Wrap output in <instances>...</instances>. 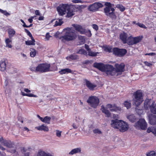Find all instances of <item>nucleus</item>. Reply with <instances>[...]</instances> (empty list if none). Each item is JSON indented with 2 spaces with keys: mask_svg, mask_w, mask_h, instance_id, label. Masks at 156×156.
Returning a JSON list of instances; mask_svg holds the SVG:
<instances>
[{
  "mask_svg": "<svg viewBox=\"0 0 156 156\" xmlns=\"http://www.w3.org/2000/svg\"><path fill=\"white\" fill-rule=\"evenodd\" d=\"M93 66L100 70L105 72L108 76H116V69L111 65L95 62L93 64Z\"/></svg>",
  "mask_w": 156,
  "mask_h": 156,
  "instance_id": "obj_1",
  "label": "nucleus"
},
{
  "mask_svg": "<svg viewBox=\"0 0 156 156\" xmlns=\"http://www.w3.org/2000/svg\"><path fill=\"white\" fill-rule=\"evenodd\" d=\"M111 125L112 127L118 129L120 131L122 132L126 131L129 128V125L126 122L117 119L112 120Z\"/></svg>",
  "mask_w": 156,
  "mask_h": 156,
  "instance_id": "obj_2",
  "label": "nucleus"
},
{
  "mask_svg": "<svg viewBox=\"0 0 156 156\" xmlns=\"http://www.w3.org/2000/svg\"><path fill=\"white\" fill-rule=\"evenodd\" d=\"M105 5L107 6L104 9L105 15L113 20L115 19L116 16L114 12L115 9L112 7L111 4L110 3L106 2Z\"/></svg>",
  "mask_w": 156,
  "mask_h": 156,
  "instance_id": "obj_3",
  "label": "nucleus"
},
{
  "mask_svg": "<svg viewBox=\"0 0 156 156\" xmlns=\"http://www.w3.org/2000/svg\"><path fill=\"white\" fill-rule=\"evenodd\" d=\"M133 102L136 106L139 105L143 101V96L141 90L134 92L133 94Z\"/></svg>",
  "mask_w": 156,
  "mask_h": 156,
  "instance_id": "obj_4",
  "label": "nucleus"
},
{
  "mask_svg": "<svg viewBox=\"0 0 156 156\" xmlns=\"http://www.w3.org/2000/svg\"><path fill=\"white\" fill-rule=\"evenodd\" d=\"M76 36L75 33L70 29L66 30V33L64 36L61 37L60 39L64 41V40L70 41L76 38Z\"/></svg>",
  "mask_w": 156,
  "mask_h": 156,
  "instance_id": "obj_5",
  "label": "nucleus"
},
{
  "mask_svg": "<svg viewBox=\"0 0 156 156\" xmlns=\"http://www.w3.org/2000/svg\"><path fill=\"white\" fill-rule=\"evenodd\" d=\"M87 102L92 107L96 108L99 104V100L96 97L91 96L89 97Z\"/></svg>",
  "mask_w": 156,
  "mask_h": 156,
  "instance_id": "obj_6",
  "label": "nucleus"
},
{
  "mask_svg": "<svg viewBox=\"0 0 156 156\" xmlns=\"http://www.w3.org/2000/svg\"><path fill=\"white\" fill-rule=\"evenodd\" d=\"M135 127L137 129L145 130L147 127V124L144 119H140L135 124Z\"/></svg>",
  "mask_w": 156,
  "mask_h": 156,
  "instance_id": "obj_7",
  "label": "nucleus"
},
{
  "mask_svg": "<svg viewBox=\"0 0 156 156\" xmlns=\"http://www.w3.org/2000/svg\"><path fill=\"white\" fill-rule=\"evenodd\" d=\"M50 65L48 64H40L36 67V70L39 72H43L49 71Z\"/></svg>",
  "mask_w": 156,
  "mask_h": 156,
  "instance_id": "obj_8",
  "label": "nucleus"
},
{
  "mask_svg": "<svg viewBox=\"0 0 156 156\" xmlns=\"http://www.w3.org/2000/svg\"><path fill=\"white\" fill-rule=\"evenodd\" d=\"M103 5L100 2H95L90 5L88 7V10L90 11L95 12L99 8L102 7Z\"/></svg>",
  "mask_w": 156,
  "mask_h": 156,
  "instance_id": "obj_9",
  "label": "nucleus"
},
{
  "mask_svg": "<svg viewBox=\"0 0 156 156\" xmlns=\"http://www.w3.org/2000/svg\"><path fill=\"white\" fill-rule=\"evenodd\" d=\"M125 66V64L123 63L115 64V69L116 70V76L122 74V72L124 71Z\"/></svg>",
  "mask_w": 156,
  "mask_h": 156,
  "instance_id": "obj_10",
  "label": "nucleus"
},
{
  "mask_svg": "<svg viewBox=\"0 0 156 156\" xmlns=\"http://www.w3.org/2000/svg\"><path fill=\"white\" fill-rule=\"evenodd\" d=\"M68 6L66 4H62L59 5L57 8V10L59 14L62 16L66 14Z\"/></svg>",
  "mask_w": 156,
  "mask_h": 156,
  "instance_id": "obj_11",
  "label": "nucleus"
},
{
  "mask_svg": "<svg viewBox=\"0 0 156 156\" xmlns=\"http://www.w3.org/2000/svg\"><path fill=\"white\" fill-rule=\"evenodd\" d=\"M113 54L119 56H122L125 55L127 51L124 49H119L118 48H114L113 49Z\"/></svg>",
  "mask_w": 156,
  "mask_h": 156,
  "instance_id": "obj_12",
  "label": "nucleus"
},
{
  "mask_svg": "<svg viewBox=\"0 0 156 156\" xmlns=\"http://www.w3.org/2000/svg\"><path fill=\"white\" fill-rule=\"evenodd\" d=\"M140 41V39L139 37H133L132 36H130L128 37L126 43H127L128 45H131L136 44Z\"/></svg>",
  "mask_w": 156,
  "mask_h": 156,
  "instance_id": "obj_13",
  "label": "nucleus"
},
{
  "mask_svg": "<svg viewBox=\"0 0 156 156\" xmlns=\"http://www.w3.org/2000/svg\"><path fill=\"white\" fill-rule=\"evenodd\" d=\"M106 107L107 108L110 109V110L111 112H117L121 110L120 107H117L115 104H108L106 105Z\"/></svg>",
  "mask_w": 156,
  "mask_h": 156,
  "instance_id": "obj_14",
  "label": "nucleus"
},
{
  "mask_svg": "<svg viewBox=\"0 0 156 156\" xmlns=\"http://www.w3.org/2000/svg\"><path fill=\"white\" fill-rule=\"evenodd\" d=\"M154 102L151 99H147L145 100L144 102V107L145 109H147L149 107L151 108V105H152V103H154Z\"/></svg>",
  "mask_w": 156,
  "mask_h": 156,
  "instance_id": "obj_15",
  "label": "nucleus"
},
{
  "mask_svg": "<svg viewBox=\"0 0 156 156\" xmlns=\"http://www.w3.org/2000/svg\"><path fill=\"white\" fill-rule=\"evenodd\" d=\"M86 83L87 87L90 90H93L96 87V85L93 84L87 80L86 81Z\"/></svg>",
  "mask_w": 156,
  "mask_h": 156,
  "instance_id": "obj_16",
  "label": "nucleus"
},
{
  "mask_svg": "<svg viewBox=\"0 0 156 156\" xmlns=\"http://www.w3.org/2000/svg\"><path fill=\"white\" fill-rule=\"evenodd\" d=\"M107 108L106 107L105 108L104 106H101V110L103 113L106 115L107 117H109L111 116V114L110 112L107 109Z\"/></svg>",
  "mask_w": 156,
  "mask_h": 156,
  "instance_id": "obj_17",
  "label": "nucleus"
},
{
  "mask_svg": "<svg viewBox=\"0 0 156 156\" xmlns=\"http://www.w3.org/2000/svg\"><path fill=\"white\" fill-rule=\"evenodd\" d=\"M127 37V34L124 32L121 33L120 35V38L124 43H126V40L128 38Z\"/></svg>",
  "mask_w": 156,
  "mask_h": 156,
  "instance_id": "obj_18",
  "label": "nucleus"
},
{
  "mask_svg": "<svg viewBox=\"0 0 156 156\" xmlns=\"http://www.w3.org/2000/svg\"><path fill=\"white\" fill-rule=\"evenodd\" d=\"M76 30L80 32L81 34H84L85 33V29L83 28L81 26L79 25H74Z\"/></svg>",
  "mask_w": 156,
  "mask_h": 156,
  "instance_id": "obj_19",
  "label": "nucleus"
},
{
  "mask_svg": "<svg viewBox=\"0 0 156 156\" xmlns=\"http://www.w3.org/2000/svg\"><path fill=\"white\" fill-rule=\"evenodd\" d=\"M67 16L69 17L74 15V12L73 11V8L69 7L68 6V9L66 10Z\"/></svg>",
  "mask_w": 156,
  "mask_h": 156,
  "instance_id": "obj_20",
  "label": "nucleus"
},
{
  "mask_svg": "<svg viewBox=\"0 0 156 156\" xmlns=\"http://www.w3.org/2000/svg\"><path fill=\"white\" fill-rule=\"evenodd\" d=\"M11 39L9 38H7L5 40V47L8 48H11L12 47V40Z\"/></svg>",
  "mask_w": 156,
  "mask_h": 156,
  "instance_id": "obj_21",
  "label": "nucleus"
},
{
  "mask_svg": "<svg viewBox=\"0 0 156 156\" xmlns=\"http://www.w3.org/2000/svg\"><path fill=\"white\" fill-rule=\"evenodd\" d=\"M81 148L80 147L72 149L69 154L70 155H73L76 153H81Z\"/></svg>",
  "mask_w": 156,
  "mask_h": 156,
  "instance_id": "obj_22",
  "label": "nucleus"
},
{
  "mask_svg": "<svg viewBox=\"0 0 156 156\" xmlns=\"http://www.w3.org/2000/svg\"><path fill=\"white\" fill-rule=\"evenodd\" d=\"M7 32L8 34L9 37L10 39H11L16 34L15 30L11 28L8 29L7 30Z\"/></svg>",
  "mask_w": 156,
  "mask_h": 156,
  "instance_id": "obj_23",
  "label": "nucleus"
},
{
  "mask_svg": "<svg viewBox=\"0 0 156 156\" xmlns=\"http://www.w3.org/2000/svg\"><path fill=\"white\" fill-rule=\"evenodd\" d=\"M35 128L39 130H43L44 131H48L49 130L48 126H45L44 124L36 127Z\"/></svg>",
  "mask_w": 156,
  "mask_h": 156,
  "instance_id": "obj_24",
  "label": "nucleus"
},
{
  "mask_svg": "<svg viewBox=\"0 0 156 156\" xmlns=\"http://www.w3.org/2000/svg\"><path fill=\"white\" fill-rule=\"evenodd\" d=\"M150 123L152 125H156V115H152L149 119Z\"/></svg>",
  "mask_w": 156,
  "mask_h": 156,
  "instance_id": "obj_25",
  "label": "nucleus"
},
{
  "mask_svg": "<svg viewBox=\"0 0 156 156\" xmlns=\"http://www.w3.org/2000/svg\"><path fill=\"white\" fill-rule=\"evenodd\" d=\"M2 145L9 148L12 147L13 145V144L11 141L6 140H5Z\"/></svg>",
  "mask_w": 156,
  "mask_h": 156,
  "instance_id": "obj_26",
  "label": "nucleus"
},
{
  "mask_svg": "<svg viewBox=\"0 0 156 156\" xmlns=\"http://www.w3.org/2000/svg\"><path fill=\"white\" fill-rule=\"evenodd\" d=\"M37 156H54L49 153H46L43 151H39Z\"/></svg>",
  "mask_w": 156,
  "mask_h": 156,
  "instance_id": "obj_27",
  "label": "nucleus"
},
{
  "mask_svg": "<svg viewBox=\"0 0 156 156\" xmlns=\"http://www.w3.org/2000/svg\"><path fill=\"white\" fill-rule=\"evenodd\" d=\"M6 64L5 61H2L0 62V70L3 71L5 70Z\"/></svg>",
  "mask_w": 156,
  "mask_h": 156,
  "instance_id": "obj_28",
  "label": "nucleus"
},
{
  "mask_svg": "<svg viewBox=\"0 0 156 156\" xmlns=\"http://www.w3.org/2000/svg\"><path fill=\"white\" fill-rule=\"evenodd\" d=\"M147 131L148 133L151 132L155 136H156V127H149L148 128Z\"/></svg>",
  "mask_w": 156,
  "mask_h": 156,
  "instance_id": "obj_29",
  "label": "nucleus"
},
{
  "mask_svg": "<svg viewBox=\"0 0 156 156\" xmlns=\"http://www.w3.org/2000/svg\"><path fill=\"white\" fill-rule=\"evenodd\" d=\"M72 70L66 68L61 69L59 71L61 74H63L66 73H71Z\"/></svg>",
  "mask_w": 156,
  "mask_h": 156,
  "instance_id": "obj_30",
  "label": "nucleus"
},
{
  "mask_svg": "<svg viewBox=\"0 0 156 156\" xmlns=\"http://www.w3.org/2000/svg\"><path fill=\"white\" fill-rule=\"evenodd\" d=\"M150 109L151 113L156 114V104L155 102L152 103V105H151Z\"/></svg>",
  "mask_w": 156,
  "mask_h": 156,
  "instance_id": "obj_31",
  "label": "nucleus"
},
{
  "mask_svg": "<svg viewBox=\"0 0 156 156\" xmlns=\"http://www.w3.org/2000/svg\"><path fill=\"white\" fill-rule=\"evenodd\" d=\"M66 58L67 59H69L70 58L72 60H77L79 58V56L76 55L75 54H73L69 56H68L66 57Z\"/></svg>",
  "mask_w": 156,
  "mask_h": 156,
  "instance_id": "obj_32",
  "label": "nucleus"
},
{
  "mask_svg": "<svg viewBox=\"0 0 156 156\" xmlns=\"http://www.w3.org/2000/svg\"><path fill=\"white\" fill-rule=\"evenodd\" d=\"M32 40L31 41H25V43L26 45H35V40L34 38H31Z\"/></svg>",
  "mask_w": 156,
  "mask_h": 156,
  "instance_id": "obj_33",
  "label": "nucleus"
},
{
  "mask_svg": "<svg viewBox=\"0 0 156 156\" xmlns=\"http://www.w3.org/2000/svg\"><path fill=\"white\" fill-rule=\"evenodd\" d=\"M129 120L132 122H134L136 119V118L133 114H131L127 117Z\"/></svg>",
  "mask_w": 156,
  "mask_h": 156,
  "instance_id": "obj_34",
  "label": "nucleus"
},
{
  "mask_svg": "<svg viewBox=\"0 0 156 156\" xmlns=\"http://www.w3.org/2000/svg\"><path fill=\"white\" fill-rule=\"evenodd\" d=\"M63 23L62 19H59L55 21V23L54 25V27H56L58 26H60Z\"/></svg>",
  "mask_w": 156,
  "mask_h": 156,
  "instance_id": "obj_35",
  "label": "nucleus"
},
{
  "mask_svg": "<svg viewBox=\"0 0 156 156\" xmlns=\"http://www.w3.org/2000/svg\"><path fill=\"white\" fill-rule=\"evenodd\" d=\"M123 105L127 109L130 108L131 106V103L127 101H126L124 102Z\"/></svg>",
  "mask_w": 156,
  "mask_h": 156,
  "instance_id": "obj_36",
  "label": "nucleus"
},
{
  "mask_svg": "<svg viewBox=\"0 0 156 156\" xmlns=\"http://www.w3.org/2000/svg\"><path fill=\"white\" fill-rule=\"evenodd\" d=\"M51 119V118L50 117L46 116L44 118L43 122L49 124L50 123Z\"/></svg>",
  "mask_w": 156,
  "mask_h": 156,
  "instance_id": "obj_37",
  "label": "nucleus"
},
{
  "mask_svg": "<svg viewBox=\"0 0 156 156\" xmlns=\"http://www.w3.org/2000/svg\"><path fill=\"white\" fill-rule=\"evenodd\" d=\"M0 12L7 17L10 15V14L6 10H3L0 9Z\"/></svg>",
  "mask_w": 156,
  "mask_h": 156,
  "instance_id": "obj_38",
  "label": "nucleus"
},
{
  "mask_svg": "<svg viewBox=\"0 0 156 156\" xmlns=\"http://www.w3.org/2000/svg\"><path fill=\"white\" fill-rule=\"evenodd\" d=\"M88 55L91 56H95L97 55L98 53V52H94L92 51L91 50L88 52Z\"/></svg>",
  "mask_w": 156,
  "mask_h": 156,
  "instance_id": "obj_39",
  "label": "nucleus"
},
{
  "mask_svg": "<svg viewBox=\"0 0 156 156\" xmlns=\"http://www.w3.org/2000/svg\"><path fill=\"white\" fill-rule=\"evenodd\" d=\"M78 54H83L86 55L87 54V52L83 49H81L77 52Z\"/></svg>",
  "mask_w": 156,
  "mask_h": 156,
  "instance_id": "obj_40",
  "label": "nucleus"
},
{
  "mask_svg": "<svg viewBox=\"0 0 156 156\" xmlns=\"http://www.w3.org/2000/svg\"><path fill=\"white\" fill-rule=\"evenodd\" d=\"M31 52H30V55L31 57H34L36 55V50L34 48L30 49Z\"/></svg>",
  "mask_w": 156,
  "mask_h": 156,
  "instance_id": "obj_41",
  "label": "nucleus"
},
{
  "mask_svg": "<svg viewBox=\"0 0 156 156\" xmlns=\"http://www.w3.org/2000/svg\"><path fill=\"white\" fill-rule=\"evenodd\" d=\"M17 72V70L14 68H10L9 70V73L10 74H13Z\"/></svg>",
  "mask_w": 156,
  "mask_h": 156,
  "instance_id": "obj_42",
  "label": "nucleus"
},
{
  "mask_svg": "<svg viewBox=\"0 0 156 156\" xmlns=\"http://www.w3.org/2000/svg\"><path fill=\"white\" fill-rule=\"evenodd\" d=\"M117 7L122 12L124 11L125 9V7L121 5H118Z\"/></svg>",
  "mask_w": 156,
  "mask_h": 156,
  "instance_id": "obj_43",
  "label": "nucleus"
},
{
  "mask_svg": "<svg viewBox=\"0 0 156 156\" xmlns=\"http://www.w3.org/2000/svg\"><path fill=\"white\" fill-rule=\"evenodd\" d=\"M93 132L94 133L98 134H101L102 133L101 131L98 129L93 130Z\"/></svg>",
  "mask_w": 156,
  "mask_h": 156,
  "instance_id": "obj_44",
  "label": "nucleus"
},
{
  "mask_svg": "<svg viewBox=\"0 0 156 156\" xmlns=\"http://www.w3.org/2000/svg\"><path fill=\"white\" fill-rule=\"evenodd\" d=\"M25 32L31 38H33V37L30 32L27 29H25Z\"/></svg>",
  "mask_w": 156,
  "mask_h": 156,
  "instance_id": "obj_45",
  "label": "nucleus"
},
{
  "mask_svg": "<svg viewBox=\"0 0 156 156\" xmlns=\"http://www.w3.org/2000/svg\"><path fill=\"white\" fill-rule=\"evenodd\" d=\"M147 156H156V153L154 151H152L148 153Z\"/></svg>",
  "mask_w": 156,
  "mask_h": 156,
  "instance_id": "obj_46",
  "label": "nucleus"
},
{
  "mask_svg": "<svg viewBox=\"0 0 156 156\" xmlns=\"http://www.w3.org/2000/svg\"><path fill=\"white\" fill-rule=\"evenodd\" d=\"M11 149L9 150L10 152L12 153H15L16 151V148L15 147H13L12 146V148H10Z\"/></svg>",
  "mask_w": 156,
  "mask_h": 156,
  "instance_id": "obj_47",
  "label": "nucleus"
},
{
  "mask_svg": "<svg viewBox=\"0 0 156 156\" xmlns=\"http://www.w3.org/2000/svg\"><path fill=\"white\" fill-rule=\"evenodd\" d=\"M56 136L58 137H60L61 136L62 132L59 131L58 130H56Z\"/></svg>",
  "mask_w": 156,
  "mask_h": 156,
  "instance_id": "obj_48",
  "label": "nucleus"
},
{
  "mask_svg": "<svg viewBox=\"0 0 156 156\" xmlns=\"http://www.w3.org/2000/svg\"><path fill=\"white\" fill-rule=\"evenodd\" d=\"M137 25H138L141 28H146V27L142 23H137L136 24Z\"/></svg>",
  "mask_w": 156,
  "mask_h": 156,
  "instance_id": "obj_49",
  "label": "nucleus"
},
{
  "mask_svg": "<svg viewBox=\"0 0 156 156\" xmlns=\"http://www.w3.org/2000/svg\"><path fill=\"white\" fill-rule=\"evenodd\" d=\"M83 5H78L76 7H75V8H76V9H77V10L80 11H81L83 8Z\"/></svg>",
  "mask_w": 156,
  "mask_h": 156,
  "instance_id": "obj_50",
  "label": "nucleus"
},
{
  "mask_svg": "<svg viewBox=\"0 0 156 156\" xmlns=\"http://www.w3.org/2000/svg\"><path fill=\"white\" fill-rule=\"evenodd\" d=\"M78 38L82 42H83L85 40V37L83 36H79Z\"/></svg>",
  "mask_w": 156,
  "mask_h": 156,
  "instance_id": "obj_51",
  "label": "nucleus"
},
{
  "mask_svg": "<svg viewBox=\"0 0 156 156\" xmlns=\"http://www.w3.org/2000/svg\"><path fill=\"white\" fill-rule=\"evenodd\" d=\"M20 150L21 153L23 154L26 153L27 150L24 147H22L21 148Z\"/></svg>",
  "mask_w": 156,
  "mask_h": 156,
  "instance_id": "obj_52",
  "label": "nucleus"
},
{
  "mask_svg": "<svg viewBox=\"0 0 156 156\" xmlns=\"http://www.w3.org/2000/svg\"><path fill=\"white\" fill-rule=\"evenodd\" d=\"M27 96H28L29 97H37V96L35 95H34L33 94L30 93V94H28Z\"/></svg>",
  "mask_w": 156,
  "mask_h": 156,
  "instance_id": "obj_53",
  "label": "nucleus"
},
{
  "mask_svg": "<svg viewBox=\"0 0 156 156\" xmlns=\"http://www.w3.org/2000/svg\"><path fill=\"white\" fill-rule=\"evenodd\" d=\"M4 140L5 139L3 138V137L2 136H0V144H2Z\"/></svg>",
  "mask_w": 156,
  "mask_h": 156,
  "instance_id": "obj_54",
  "label": "nucleus"
},
{
  "mask_svg": "<svg viewBox=\"0 0 156 156\" xmlns=\"http://www.w3.org/2000/svg\"><path fill=\"white\" fill-rule=\"evenodd\" d=\"M73 3H83V2L80 0H73Z\"/></svg>",
  "mask_w": 156,
  "mask_h": 156,
  "instance_id": "obj_55",
  "label": "nucleus"
},
{
  "mask_svg": "<svg viewBox=\"0 0 156 156\" xmlns=\"http://www.w3.org/2000/svg\"><path fill=\"white\" fill-rule=\"evenodd\" d=\"M92 27L95 30H97L98 29V26L96 24H94L92 25Z\"/></svg>",
  "mask_w": 156,
  "mask_h": 156,
  "instance_id": "obj_56",
  "label": "nucleus"
},
{
  "mask_svg": "<svg viewBox=\"0 0 156 156\" xmlns=\"http://www.w3.org/2000/svg\"><path fill=\"white\" fill-rule=\"evenodd\" d=\"M90 61L89 60H85V61H83L82 62V63L83 64H88L89 63H90Z\"/></svg>",
  "mask_w": 156,
  "mask_h": 156,
  "instance_id": "obj_57",
  "label": "nucleus"
},
{
  "mask_svg": "<svg viewBox=\"0 0 156 156\" xmlns=\"http://www.w3.org/2000/svg\"><path fill=\"white\" fill-rule=\"evenodd\" d=\"M144 63L146 65L149 67H151L152 65L151 64L147 62H145Z\"/></svg>",
  "mask_w": 156,
  "mask_h": 156,
  "instance_id": "obj_58",
  "label": "nucleus"
},
{
  "mask_svg": "<svg viewBox=\"0 0 156 156\" xmlns=\"http://www.w3.org/2000/svg\"><path fill=\"white\" fill-rule=\"evenodd\" d=\"M106 50H107L109 52H111L112 51V47H107L106 48Z\"/></svg>",
  "mask_w": 156,
  "mask_h": 156,
  "instance_id": "obj_59",
  "label": "nucleus"
},
{
  "mask_svg": "<svg viewBox=\"0 0 156 156\" xmlns=\"http://www.w3.org/2000/svg\"><path fill=\"white\" fill-rule=\"evenodd\" d=\"M85 48L87 50L88 52L90 50V49L89 48L88 45L85 44Z\"/></svg>",
  "mask_w": 156,
  "mask_h": 156,
  "instance_id": "obj_60",
  "label": "nucleus"
},
{
  "mask_svg": "<svg viewBox=\"0 0 156 156\" xmlns=\"http://www.w3.org/2000/svg\"><path fill=\"white\" fill-rule=\"evenodd\" d=\"M73 128L74 129H76L78 128V126L75 123H73L72 125Z\"/></svg>",
  "mask_w": 156,
  "mask_h": 156,
  "instance_id": "obj_61",
  "label": "nucleus"
},
{
  "mask_svg": "<svg viewBox=\"0 0 156 156\" xmlns=\"http://www.w3.org/2000/svg\"><path fill=\"white\" fill-rule=\"evenodd\" d=\"M30 70H31L32 71H37V70H36V67H31L30 68Z\"/></svg>",
  "mask_w": 156,
  "mask_h": 156,
  "instance_id": "obj_62",
  "label": "nucleus"
},
{
  "mask_svg": "<svg viewBox=\"0 0 156 156\" xmlns=\"http://www.w3.org/2000/svg\"><path fill=\"white\" fill-rule=\"evenodd\" d=\"M50 37L48 33H47L46 35V38L47 40H48L49 37Z\"/></svg>",
  "mask_w": 156,
  "mask_h": 156,
  "instance_id": "obj_63",
  "label": "nucleus"
},
{
  "mask_svg": "<svg viewBox=\"0 0 156 156\" xmlns=\"http://www.w3.org/2000/svg\"><path fill=\"white\" fill-rule=\"evenodd\" d=\"M24 91L27 93H29L30 92V90L27 88H24Z\"/></svg>",
  "mask_w": 156,
  "mask_h": 156,
  "instance_id": "obj_64",
  "label": "nucleus"
}]
</instances>
